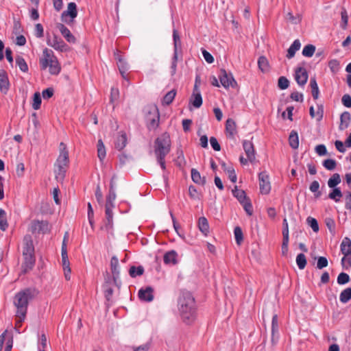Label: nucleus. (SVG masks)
<instances>
[{
  "mask_svg": "<svg viewBox=\"0 0 351 351\" xmlns=\"http://www.w3.org/2000/svg\"><path fill=\"white\" fill-rule=\"evenodd\" d=\"M53 93L54 91L52 88H47L43 91L42 95L45 99H47L53 95Z\"/></svg>",
  "mask_w": 351,
  "mask_h": 351,
  "instance_id": "obj_62",
  "label": "nucleus"
},
{
  "mask_svg": "<svg viewBox=\"0 0 351 351\" xmlns=\"http://www.w3.org/2000/svg\"><path fill=\"white\" fill-rule=\"evenodd\" d=\"M43 57L40 60V64L42 69H46L48 67L49 62L56 58L52 50L45 48L43 52Z\"/></svg>",
  "mask_w": 351,
  "mask_h": 351,
  "instance_id": "obj_10",
  "label": "nucleus"
},
{
  "mask_svg": "<svg viewBox=\"0 0 351 351\" xmlns=\"http://www.w3.org/2000/svg\"><path fill=\"white\" fill-rule=\"evenodd\" d=\"M350 281V276L344 272H341L337 277V283L339 285H345Z\"/></svg>",
  "mask_w": 351,
  "mask_h": 351,
  "instance_id": "obj_56",
  "label": "nucleus"
},
{
  "mask_svg": "<svg viewBox=\"0 0 351 351\" xmlns=\"http://www.w3.org/2000/svg\"><path fill=\"white\" fill-rule=\"evenodd\" d=\"M319 184L316 180L312 182L309 186L310 191L314 193L315 197L316 198L319 197L322 195V193L319 191Z\"/></svg>",
  "mask_w": 351,
  "mask_h": 351,
  "instance_id": "obj_48",
  "label": "nucleus"
},
{
  "mask_svg": "<svg viewBox=\"0 0 351 351\" xmlns=\"http://www.w3.org/2000/svg\"><path fill=\"white\" fill-rule=\"evenodd\" d=\"M328 66L333 73H336L339 70V62L336 59L331 60L328 62Z\"/></svg>",
  "mask_w": 351,
  "mask_h": 351,
  "instance_id": "obj_55",
  "label": "nucleus"
},
{
  "mask_svg": "<svg viewBox=\"0 0 351 351\" xmlns=\"http://www.w3.org/2000/svg\"><path fill=\"white\" fill-rule=\"evenodd\" d=\"M342 104L344 106L347 108L351 107V97L348 94H346L342 97L341 99Z\"/></svg>",
  "mask_w": 351,
  "mask_h": 351,
  "instance_id": "obj_63",
  "label": "nucleus"
},
{
  "mask_svg": "<svg viewBox=\"0 0 351 351\" xmlns=\"http://www.w3.org/2000/svg\"><path fill=\"white\" fill-rule=\"evenodd\" d=\"M176 95V91L175 90H171L169 91L164 97L162 101V105H169L172 103Z\"/></svg>",
  "mask_w": 351,
  "mask_h": 351,
  "instance_id": "obj_38",
  "label": "nucleus"
},
{
  "mask_svg": "<svg viewBox=\"0 0 351 351\" xmlns=\"http://www.w3.org/2000/svg\"><path fill=\"white\" fill-rule=\"evenodd\" d=\"M328 263V260L326 257L320 256L317 259V267L319 269H323L327 267Z\"/></svg>",
  "mask_w": 351,
  "mask_h": 351,
  "instance_id": "obj_60",
  "label": "nucleus"
},
{
  "mask_svg": "<svg viewBox=\"0 0 351 351\" xmlns=\"http://www.w3.org/2000/svg\"><path fill=\"white\" fill-rule=\"evenodd\" d=\"M150 348L149 343H145L143 345L139 346L138 347L133 346L132 350L133 351H148Z\"/></svg>",
  "mask_w": 351,
  "mask_h": 351,
  "instance_id": "obj_64",
  "label": "nucleus"
},
{
  "mask_svg": "<svg viewBox=\"0 0 351 351\" xmlns=\"http://www.w3.org/2000/svg\"><path fill=\"white\" fill-rule=\"evenodd\" d=\"M173 39L174 46V53L178 54V51L181 48V40L176 29H173Z\"/></svg>",
  "mask_w": 351,
  "mask_h": 351,
  "instance_id": "obj_35",
  "label": "nucleus"
},
{
  "mask_svg": "<svg viewBox=\"0 0 351 351\" xmlns=\"http://www.w3.org/2000/svg\"><path fill=\"white\" fill-rule=\"evenodd\" d=\"M154 289L151 287L141 289L138 291V298L141 301L152 302L154 300Z\"/></svg>",
  "mask_w": 351,
  "mask_h": 351,
  "instance_id": "obj_13",
  "label": "nucleus"
},
{
  "mask_svg": "<svg viewBox=\"0 0 351 351\" xmlns=\"http://www.w3.org/2000/svg\"><path fill=\"white\" fill-rule=\"evenodd\" d=\"M234 234L237 245H241L243 240V235L241 228L239 226L234 228Z\"/></svg>",
  "mask_w": 351,
  "mask_h": 351,
  "instance_id": "obj_49",
  "label": "nucleus"
},
{
  "mask_svg": "<svg viewBox=\"0 0 351 351\" xmlns=\"http://www.w3.org/2000/svg\"><path fill=\"white\" fill-rule=\"evenodd\" d=\"M69 154L62 153L59 154L56 163L54 172L57 180H63L65 177L66 172L69 167Z\"/></svg>",
  "mask_w": 351,
  "mask_h": 351,
  "instance_id": "obj_4",
  "label": "nucleus"
},
{
  "mask_svg": "<svg viewBox=\"0 0 351 351\" xmlns=\"http://www.w3.org/2000/svg\"><path fill=\"white\" fill-rule=\"evenodd\" d=\"M16 64L19 67V69L21 71H23L24 73H27L28 71L27 64L23 57L19 56L16 57Z\"/></svg>",
  "mask_w": 351,
  "mask_h": 351,
  "instance_id": "obj_40",
  "label": "nucleus"
},
{
  "mask_svg": "<svg viewBox=\"0 0 351 351\" xmlns=\"http://www.w3.org/2000/svg\"><path fill=\"white\" fill-rule=\"evenodd\" d=\"M278 317L277 315H274L272 317L271 322V334H272V341H274V336L275 333L278 332Z\"/></svg>",
  "mask_w": 351,
  "mask_h": 351,
  "instance_id": "obj_54",
  "label": "nucleus"
},
{
  "mask_svg": "<svg viewBox=\"0 0 351 351\" xmlns=\"http://www.w3.org/2000/svg\"><path fill=\"white\" fill-rule=\"evenodd\" d=\"M35 35L37 38H42L44 35L43 27L40 23L35 25Z\"/></svg>",
  "mask_w": 351,
  "mask_h": 351,
  "instance_id": "obj_61",
  "label": "nucleus"
},
{
  "mask_svg": "<svg viewBox=\"0 0 351 351\" xmlns=\"http://www.w3.org/2000/svg\"><path fill=\"white\" fill-rule=\"evenodd\" d=\"M47 44L60 51H66L69 49L68 45L56 34H53L52 36H47Z\"/></svg>",
  "mask_w": 351,
  "mask_h": 351,
  "instance_id": "obj_6",
  "label": "nucleus"
},
{
  "mask_svg": "<svg viewBox=\"0 0 351 351\" xmlns=\"http://www.w3.org/2000/svg\"><path fill=\"white\" fill-rule=\"evenodd\" d=\"M57 28L68 43L73 44L76 43L75 37L71 34V31L64 25L58 23L57 25Z\"/></svg>",
  "mask_w": 351,
  "mask_h": 351,
  "instance_id": "obj_12",
  "label": "nucleus"
},
{
  "mask_svg": "<svg viewBox=\"0 0 351 351\" xmlns=\"http://www.w3.org/2000/svg\"><path fill=\"white\" fill-rule=\"evenodd\" d=\"M8 227V223L6 218V213L4 210L0 208V229L5 230Z\"/></svg>",
  "mask_w": 351,
  "mask_h": 351,
  "instance_id": "obj_44",
  "label": "nucleus"
},
{
  "mask_svg": "<svg viewBox=\"0 0 351 351\" xmlns=\"http://www.w3.org/2000/svg\"><path fill=\"white\" fill-rule=\"evenodd\" d=\"M144 273V268L143 266H132L129 269V274L132 278L142 276Z\"/></svg>",
  "mask_w": 351,
  "mask_h": 351,
  "instance_id": "obj_37",
  "label": "nucleus"
},
{
  "mask_svg": "<svg viewBox=\"0 0 351 351\" xmlns=\"http://www.w3.org/2000/svg\"><path fill=\"white\" fill-rule=\"evenodd\" d=\"M351 300V287H348L343 290L339 295L341 302L346 304Z\"/></svg>",
  "mask_w": 351,
  "mask_h": 351,
  "instance_id": "obj_36",
  "label": "nucleus"
},
{
  "mask_svg": "<svg viewBox=\"0 0 351 351\" xmlns=\"http://www.w3.org/2000/svg\"><path fill=\"white\" fill-rule=\"evenodd\" d=\"M39 293L37 289L28 287L16 293L14 297L13 304L16 311V327H20L26 317L29 302Z\"/></svg>",
  "mask_w": 351,
  "mask_h": 351,
  "instance_id": "obj_1",
  "label": "nucleus"
},
{
  "mask_svg": "<svg viewBox=\"0 0 351 351\" xmlns=\"http://www.w3.org/2000/svg\"><path fill=\"white\" fill-rule=\"evenodd\" d=\"M114 207V204H105V214H106V228L107 229H110L112 228L113 225V213L112 208Z\"/></svg>",
  "mask_w": 351,
  "mask_h": 351,
  "instance_id": "obj_15",
  "label": "nucleus"
},
{
  "mask_svg": "<svg viewBox=\"0 0 351 351\" xmlns=\"http://www.w3.org/2000/svg\"><path fill=\"white\" fill-rule=\"evenodd\" d=\"M29 254H34V247L31 236L26 235L23 239V255Z\"/></svg>",
  "mask_w": 351,
  "mask_h": 351,
  "instance_id": "obj_19",
  "label": "nucleus"
},
{
  "mask_svg": "<svg viewBox=\"0 0 351 351\" xmlns=\"http://www.w3.org/2000/svg\"><path fill=\"white\" fill-rule=\"evenodd\" d=\"M307 222L314 232H318L319 225H318L317 221L315 218L308 217L307 218Z\"/></svg>",
  "mask_w": 351,
  "mask_h": 351,
  "instance_id": "obj_58",
  "label": "nucleus"
},
{
  "mask_svg": "<svg viewBox=\"0 0 351 351\" xmlns=\"http://www.w3.org/2000/svg\"><path fill=\"white\" fill-rule=\"evenodd\" d=\"M351 117L348 112H344L341 114L340 117V125L339 128L343 131L348 128L350 122Z\"/></svg>",
  "mask_w": 351,
  "mask_h": 351,
  "instance_id": "obj_22",
  "label": "nucleus"
},
{
  "mask_svg": "<svg viewBox=\"0 0 351 351\" xmlns=\"http://www.w3.org/2000/svg\"><path fill=\"white\" fill-rule=\"evenodd\" d=\"M226 132L230 138H234L237 133V125L235 121L232 119H228L226 122Z\"/></svg>",
  "mask_w": 351,
  "mask_h": 351,
  "instance_id": "obj_20",
  "label": "nucleus"
},
{
  "mask_svg": "<svg viewBox=\"0 0 351 351\" xmlns=\"http://www.w3.org/2000/svg\"><path fill=\"white\" fill-rule=\"evenodd\" d=\"M232 194L241 204L249 199L246 196L245 192L243 190L238 189L237 186H235L234 189L232 190Z\"/></svg>",
  "mask_w": 351,
  "mask_h": 351,
  "instance_id": "obj_29",
  "label": "nucleus"
},
{
  "mask_svg": "<svg viewBox=\"0 0 351 351\" xmlns=\"http://www.w3.org/2000/svg\"><path fill=\"white\" fill-rule=\"evenodd\" d=\"M315 51V47L313 45L309 44L306 45L302 50V55L305 57L311 58L313 56Z\"/></svg>",
  "mask_w": 351,
  "mask_h": 351,
  "instance_id": "obj_46",
  "label": "nucleus"
},
{
  "mask_svg": "<svg viewBox=\"0 0 351 351\" xmlns=\"http://www.w3.org/2000/svg\"><path fill=\"white\" fill-rule=\"evenodd\" d=\"M117 64L123 78L128 80L126 76V72L128 70V63L123 60L119 62H117Z\"/></svg>",
  "mask_w": 351,
  "mask_h": 351,
  "instance_id": "obj_41",
  "label": "nucleus"
},
{
  "mask_svg": "<svg viewBox=\"0 0 351 351\" xmlns=\"http://www.w3.org/2000/svg\"><path fill=\"white\" fill-rule=\"evenodd\" d=\"M341 252L345 256L351 255V240L345 237L341 244Z\"/></svg>",
  "mask_w": 351,
  "mask_h": 351,
  "instance_id": "obj_24",
  "label": "nucleus"
},
{
  "mask_svg": "<svg viewBox=\"0 0 351 351\" xmlns=\"http://www.w3.org/2000/svg\"><path fill=\"white\" fill-rule=\"evenodd\" d=\"M278 86L280 89L285 90L289 86V81L286 77L281 76L278 78Z\"/></svg>",
  "mask_w": 351,
  "mask_h": 351,
  "instance_id": "obj_53",
  "label": "nucleus"
},
{
  "mask_svg": "<svg viewBox=\"0 0 351 351\" xmlns=\"http://www.w3.org/2000/svg\"><path fill=\"white\" fill-rule=\"evenodd\" d=\"M241 205L243 206V209L246 213L249 216H252L253 214V208L250 199H249L248 200L245 201L244 203L241 204Z\"/></svg>",
  "mask_w": 351,
  "mask_h": 351,
  "instance_id": "obj_57",
  "label": "nucleus"
},
{
  "mask_svg": "<svg viewBox=\"0 0 351 351\" xmlns=\"http://www.w3.org/2000/svg\"><path fill=\"white\" fill-rule=\"evenodd\" d=\"M341 27L342 29H346L348 22V15L346 10L343 8L341 12Z\"/></svg>",
  "mask_w": 351,
  "mask_h": 351,
  "instance_id": "obj_51",
  "label": "nucleus"
},
{
  "mask_svg": "<svg viewBox=\"0 0 351 351\" xmlns=\"http://www.w3.org/2000/svg\"><path fill=\"white\" fill-rule=\"evenodd\" d=\"M323 166L329 171L334 170L337 166V162L334 159H326L322 163Z\"/></svg>",
  "mask_w": 351,
  "mask_h": 351,
  "instance_id": "obj_52",
  "label": "nucleus"
},
{
  "mask_svg": "<svg viewBox=\"0 0 351 351\" xmlns=\"http://www.w3.org/2000/svg\"><path fill=\"white\" fill-rule=\"evenodd\" d=\"M333 190L328 194V197L336 202H339L340 198L343 196L341 191L339 188H332Z\"/></svg>",
  "mask_w": 351,
  "mask_h": 351,
  "instance_id": "obj_43",
  "label": "nucleus"
},
{
  "mask_svg": "<svg viewBox=\"0 0 351 351\" xmlns=\"http://www.w3.org/2000/svg\"><path fill=\"white\" fill-rule=\"evenodd\" d=\"M41 101H42V99H41V96H40V93H38V92L35 93L33 96L32 108L34 110L40 109V105H41Z\"/></svg>",
  "mask_w": 351,
  "mask_h": 351,
  "instance_id": "obj_50",
  "label": "nucleus"
},
{
  "mask_svg": "<svg viewBox=\"0 0 351 351\" xmlns=\"http://www.w3.org/2000/svg\"><path fill=\"white\" fill-rule=\"evenodd\" d=\"M190 103L195 108H199L202 105V97L200 93H193L190 99Z\"/></svg>",
  "mask_w": 351,
  "mask_h": 351,
  "instance_id": "obj_32",
  "label": "nucleus"
},
{
  "mask_svg": "<svg viewBox=\"0 0 351 351\" xmlns=\"http://www.w3.org/2000/svg\"><path fill=\"white\" fill-rule=\"evenodd\" d=\"M341 182L340 175L337 173H334L328 180V185L330 188H336V186Z\"/></svg>",
  "mask_w": 351,
  "mask_h": 351,
  "instance_id": "obj_42",
  "label": "nucleus"
},
{
  "mask_svg": "<svg viewBox=\"0 0 351 351\" xmlns=\"http://www.w3.org/2000/svg\"><path fill=\"white\" fill-rule=\"evenodd\" d=\"M260 191L262 194H269L271 191L269 176L267 171H262L258 174Z\"/></svg>",
  "mask_w": 351,
  "mask_h": 351,
  "instance_id": "obj_7",
  "label": "nucleus"
},
{
  "mask_svg": "<svg viewBox=\"0 0 351 351\" xmlns=\"http://www.w3.org/2000/svg\"><path fill=\"white\" fill-rule=\"evenodd\" d=\"M160 113L154 106L150 108L146 116V125L149 130H154L159 126Z\"/></svg>",
  "mask_w": 351,
  "mask_h": 351,
  "instance_id": "obj_5",
  "label": "nucleus"
},
{
  "mask_svg": "<svg viewBox=\"0 0 351 351\" xmlns=\"http://www.w3.org/2000/svg\"><path fill=\"white\" fill-rule=\"evenodd\" d=\"M178 307L184 322L189 324L195 320L196 306L195 298L191 293L187 291H181L178 300Z\"/></svg>",
  "mask_w": 351,
  "mask_h": 351,
  "instance_id": "obj_2",
  "label": "nucleus"
},
{
  "mask_svg": "<svg viewBox=\"0 0 351 351\" xmlns=\"http://www.w3.org/2000/svg\"><path fill=\"white\" fill-rule=\"evenodd\" d=\"M310 86L311 88L312 96L314 99H317L319 97V88L315 78H311L310 80Z\"/></svg>",
  "mask_w": 351,
  "mask_h": 351,
  "instance_id": "obj_39",
  "label": "nucleus"
},
{
  "mask_svg": "<svg viewBox=\"0 0 351 351\" xmlns=\"http://www.w3.org/2000/svg\"><path fill=\"white\" fill-rule=\"evenodd\" d=\"M296 263L300 269H304L306 265V258L304 254H299L296 257Z\"/></svg>",
  "mask_w": 351,
  "mask_h": 351,
  "instance_id": "obj_47",
  "label": "nucleus"
},
{
  "mask_svg": "<svg viewBox=\"0 0 351 351\" xmlns=\"http://www.w3.org/2000/svg\"><path fill=\"white\" fill-rule=\"evenodd\" d=\"M33 232L45 234L49 231V223L45 221H36L32 225Z\"/></svg>",
  "mask_w": 351,
  "mask_h": 351,
  "instance_id": "obj_16",
  "label": "nucleus"
},
{
  "mask_svg": "<svg viewBox=\"0 0 351 351\" xmlns=\"http://www.w3.org/2000/svg\"><path fill=\"white\" fill-rule=\"evenodd\" d=\"M300 41L298 39L295 40L287 50V58L288 59L293 58L295 52L300 49Z\"/></svg>",
  "mask_w": 351,
  "mask_h": 351,
  "instance_id": "obj_25",
  "label": "nucleus"
},
{
  "mask_svg": "<svg viewBox=\"0 0 351 351\" xmlns=\"http://www.w3.org/2000/svg\"><path fill=\"white\" fill-rule=\"evenodd\" d=\"M243 147L249 161L252 162L255 160V151L253 143L250 141L245 140L243 142Z\"/></svg>",
  "mask_w": 351,
  "mask_h": 351,
  "instance_id": "obj_14",
  "label": "nucleus"
},
{
  "mask_svg": "<svg viewBox=\"0 0 351 351\" xmlns=\"http://www.w3.org/2000/svg\"><path fill=\"white\" fill-rule=\"evenodd\" d=\"M115 178H116V176L114 175L110 180L109 193L106 197V204H114L113 202L114 201V199L116 198V193L114 190V180L115 179Z\"/></svg>",
  "mask_w": 351,
  "mask_h": 351,
  "instance_id": "obj_27",
  "label": "nucleus"
},
{
  "mask_svg": "<svg viewBox=\"0 0 351 351\" xmlns=\"http://www.w3.org/2000/svg\"><path fill=\"white\" fill-rule=\"evenodd\" d=\"M48 67L49 73L51 75H58L61 69L57 58L53 59V60L49 62Z\"/></svg>",
  "mask_w": 351,
  "mask_h": 351,
  "instance_id": "obj_30",
  "label": "nucleus"
},
{
  "mask_svg": "<svg viewBox=\"0 0 351 351\" xmlns=\"http://www.w3.org/2000/svg\"><path fill=\"white\" fill-rule=\"evenodd\" d=\"M326 225L330 232L332 234H334L335 232V221L331 218H326L325 220Z\"/></svg>",
  "mask_w": 351,
  "mask_h": 351,
  "instance_id": "obj_59",
  "label": "nucleus"
},
{
  "mask_svg": "<svg viewBox=\"0 0 351 351\" xmlns=\"http://www.w3.org/2000/svg\"><path fill=\"white\" fill-rule=\"evenodd\" d=\"M289 145L293 149H297L299 146L298 135L296 131L292 130L289 136Z\"/></svg>",
  "mask_w": 351,
  "mask_h": 351,
  "instance_id": "obj_33",
  "label": "nucleus"
},
{
  "mask_svg": "<svg viewBox=\"0 0 351 351\" xmlns=\"http://www.w3.org/2000/svg\"><path fill=\"white\" fill-rule=\"evenodd\" d=\"M295 80L300 86L306 84L308 80V73L306 69L298 67L295 71Z\"/></svg>",
  "mask_w": 351,
  "mask_h": 351,
  "instance_id": "obj_11",
  "label": "nucleus"
},
{
  "mask_svg": "<svg viewBox=\"0 0 351 351\" xmlns=\"http://www.w3.org/2000/svg\"><path fill=\"white\" fill-rule=\"evenodd\" d=\"M171 142L168 132L162 133L156 138L154 148L156 158H165L171 151Z\"/></svg>",
  "mask_w": 351,
  "mask_h": 351,
  "instance_id": "obj_3",
  "label": "nucleus"
},
{
  "mask_svg": "<svg viewBox=\"0 0 351 351\" xmlns=\"http://www.w3.org/2000/svg\"><path fill=\"white\" fill-rule=\"evenodd\" d=\"M198 228L204 235L207 236L209 233V224L205 217H201L199 218Z\"/></svg>",
  "mask_w": 351,
  "mask_h": 351,
  "instance_id": "obj_26",
  "label": "nucleus"
},
{
  "mask_svg": "<svg viewBox=\"0 0 351 351\" xmlns=\"http://www.w3.org/2000/svg\"><path fill=\"white\" fill-rule=\"evenodd\" d=\"M191 178L196 184L204 185L206 183V178L202 177L199 172L195 169H191Z\"/></svg>",
  "mask_w": 351,
  "mask_h": 351,
  "instance_id": "obj_31",
  "label": "nucleus"
},
{
  "mask_svg": "<svg viewBox=\"0 0 351 351\" xmlns=\"http://www.w3.org/2000/svg\"><path fill=\"white\" fill-rule=\"evenodd\" d=\"M127 144V136L126 134L123 132H121L120 135H119L115 141V147L119 150L123 149Z\"/></svg>",
  "mask_w": 351,
  "mask_h": 351,
  "instance_id": "obj_28",
  "label": "nucleus"
},
{
  "mask_svg": "<svg viewBox=\"0 0 351 351\" xmlns=\"http://www.w3.org/2000/svg\"><path fill=\"white\" fill-rule=\"evenodd\" d=\"M110 269H111V272L113 275L114 281L116 282L117 278L119 277V260H118L117 257L115 256H112L111 258Z\"/></svg>",
  "mask_w": 351,
  "mask_h": 351,
  "instance_id": "obj_23",
  "label": "nucleus"
},
{
  "mask_svg": "<svg viewBox=\"0 0 351 351\" xmlns=\"http://www.w3.org/2000/svg\"><path fill=\"white\" fill-rule=\"evenodd\" d=\"M178 254L175 250H171L166 252L163 257L164 263L167 265H175L178 263Z\"/></svg>",
  "mask_w": 351,
  "mask_h": 351,
  "instance_id": "obj_21",
  "label": "nucleus"
},
{
  "mask_svg": "<svg viewBox=\"0 0 351 351\" xmlns=\"http://www.w3.org/2000/svg\"><path fill=\"white\" fill-rule=\"evenodd\" d=\"M77 15V5L74 2H70L68 4L67 10L64 11L62 13V19H64V18L66 16H70L71 19H74Z\"/></svg>",
  "mask_w": 351,
  "mask_h": 351,
  "instance_id": "obj_18",
  "label": "nucleus"
},
{
  "mask_svg": "<svg viewBox=\"0 0 351 351\" xmlns=\"http://www.w3.org/2000/svg\"><path fill=\"white\" fill-rule=\"evenodd\" d=\"M258 66L260 70L263 73H266L269 70V62L265 56L259 57L258 60Z\"/></svg>",
  "mask_w": 351,
  "mask_h": 351,
  "instance_id": "obj_34",
  "label": "nucleus"
},
{
  "mask_svg": "<svg viewBox=\"0 0 351 351\" xmlns=\"http://www.w3.org/2000/svg\"><path fill=\"white\" fill-rule=\"evenodd\" d=\"M97 156L100 161L106 157V149L101 140H99L97 143Z\"/></svg>",
  "mask_w": 351,
  "mask_h": 351,
  "instance_id": "obj_45",
  "label": "nucleus"
},
{
  "mask_svg": "<svg viewBox=\"0 0 351 351\" xmlns=\"http://www.w3.org/2000/svg\"><path fill=\"white\" fill-rule=\"evenodd\" d=\"M219 78L221 85L226 88H228L230 86L234 88L237 85V83L234 79L231 73H228L224 69H221L220 71Z\"/></svg>",
  "mask_w": 351,
  "mask_h": 351,
  "instance_id": "obj_8",
  "label": "nucleus"
},
{
  "mask_svg": "<svg viewBox=\"0 0 351 351\" xmlns=\"http://www.w3.org/2000/svg\"><path fill=\"white\" fill-rule=\"evenodd\" d=\"M10 87L7 72L4 69L0 70V91L3 94H7Z\"/></svg>",
  "mask_w": 351,
  "mask_h": 351,
  "instance_id": "obj_9",
  "label": "nucleus"
},
{
  "mask_svg": "<svg viewBox=\"0 0 351 351\" xmlns=\"http://www.w3.org/2000/svg\"><path fill=\"white\" fill-rule=\"evenodd\" d=\"M23 256L25 261L22 265L23 271L27 273L34 267L35 264V257L34 254H25Z\"/></svg>",
  "mask_w": 351,
  "mask_h": 351,
  "instance_id": "obj_17",
  "label": "nucleus"
}]
</instances>
